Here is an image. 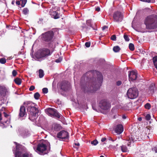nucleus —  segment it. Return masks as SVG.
<instances>
[{
  "label": "nucleus",
  "instance_id": "1",
  "mask_svg": "<svg viewBox=\"0 0 157 157\" xmlns=\"http://www.w3.org/2000/svg\"><path fill=\"white\" fill-rule=\"evenodd\" d=\"M87 82L83 84L85 77H82L81 79L82 89L87 93H93L98 89L101 85L103 76L101 73L96 71H91L86 73Z\"/></svg>",
  "mask_w": 157,
  "mask_h": 157
},
{
  "label": "nucleus",
  "instance_id": "2",
  "mask_svg": "<svg viewBox=\"0 0 157 157\" xmlns=\"http://www.w3.org/2000/svg\"><path fill=\"white\" fill-rule=\"evenodd\" d=\"M27 107V111L29 114V118L32 121H34L38 117L39 110L35 106L36 105L32 102L27 101L24 103Z\"/></svg>",
  "mask_w": 157,
  "mask_h": 157
},
{
  "label": "nucleus",
  "instance_id": "3",
  "mask_svg": "<svg viewBox=\"0 0 157 157\" xmlns=\"http://www.w3.org/2000/svg\"><path fill=\"white\" fill-rule=\"evenodd\" d=\"M144 24L147 29H154L157 28V15L155 14L147 17L144 21Z\"/></svg>",
  "mask_w": 157,
  "mask_h": 157
},
{
  "label": "nucleus",
  "instance_id": "4",
  "mask_svg": "<svg viewBox=\"0 0 157 157\" xmlns=\"http://www.w3.org/2000/svg\"><path fill=\"white\" fill-rule=\"evenodd\" d=\"M16 145L15 157H31V154L26 152V148L24 146L14 142Z\"/></svg>",
  "mask_w": 157,
  "mask_h": 157
},
{
  "label": "nucleus",
  "instance_id": "5",
  "mask_svg": "<svg viewBox=\"0 0 157 157\" xmlns=\"http://www.w3.org/2000/svg\"><path fill=\"white\" fill-rule=\"evenodd\" d=\"M50 54V50H31L30 55L33 58L39 59Z\"/></svg>",
  "mask_w": 157,
  "mask_h": 157
},
{
  "label": "nucleus",
  "instance_id": "6",
  "mask_svg": "<svg viewBox=\"0 0 157 157\" xmlns=\"http://www.w3.org/2000/svg\"><path fill=\"white\" fill-rule=\"evenodd\" d=\"M110 106L109 103L105 100H101L99 103V107L100 108L99 111L102 113H104L105 111L109 109Z\"/></svg>",
  "mask_w": 157,
  "mask_h": 157
},
{
  "label": "nucleus",
  "instance_id": "7",
  "mask_svg": "<svg viewBox=\"0 0 157 157\" xmlns=\"http://www.w3.org/2000/svg\"><path fill=\"white\" fill-rule=\"evenodd\" d=\"M54 33L52 30L49 31L42 34V39L44 41L51 42L54 37Z\"/></svg>",
  "mask_w": 157,
  "mask_h": 157
},
{
  "label": "nucleus",
  "instance_id": "8",
  "mask_svg": "<svg viewBox=\"0 0 157 157\" xmlns=\"http://www.w3.org/2000/svg\"><path fill=\"white\" fill-rule=\"evenodd\" d=\"M127 95L128 97L131 99L136 98L138 95V91L136 87L131 88L128 90Z\"/></svg>",
  "mask_w": 157,
  "mask_h": 157
},
{
  "label": "nucleus",
  "instance_id": "9",
  "mask_svg": "<svg viewBox=\"0 0 157 157\" xmlns=\"http://www.w3.org/2000/svg\"><path fill=\"white\" fill-rule=\"evenodd\" d=\"M45 111L46 113L50 116H53L58 118H60V114L57 112V110L55 109L49 108L46 109Z\"/></svg>",
  "mask_w": 157,
  "mask_h": 157
},
{
  "label": "nucleus",
  "instance_id": "10",
  "mask_svg": "<svg viewBox=\"0 0 157 157\" xmlns=\"http://www.w3.org/2000/svg\"><path fill=\"white\" fill-rule=\"evenodd\" d=\"M47 150V146L46 144L43 143H39L38 144L36 150L39 152V153L41 155L46 154L47 153L44 151Z\"/></svg>",
  "mask_w": 157,
  "mask_h": 157
},
{
  "label": "nucleus",
  "instance_id": "11",
  "mask_svg": "<svg viewBox=\"0 0 157 157\" xmlns=\"http://www.w3.org/2000/svg\"><path fill=\"white\" fill-rule=\"evenodd\" d=\"M113 18L115 21L117 22H121L123 19V15L121 12L117 11L113 13Z\"/></svg>",
  "mask_w": 157,
  "mask_h": 157
},
{
  "label": "nucleus",
  "instance_id": "12",
  "mask_svg": "<svg viewBox=\"0 0 157 157\" xmlns=\"http://www.w3.org/2000/svg\"><path fill=\"white\" fill-rule=\"evenodd\" d=\"M57 137L63 140L68 139L69 135L67 132L64 130H62L57 133Z\"/></svg>",
  "mask_w": 157,
  "mask_h": 157
},
{
  "label": "nucleus",
  "instance_id": "13",
  "mask_svg": "<svg viewBox=\"0 0 157 157\" xmlns=\"http://www.w3.org/2000/svg\"><path fill=\"white\" fill-rule=\"evenodd\" d=\"M60 86L61 89L63 91H66L70 87V86L68 82L66 81H63L60 84Z\"/></svg>",
  "mask_w": 157,
  "mask_h": 157
},
{
  "label": "nucleus",
  "instance_id": "14",
  "mask_svg": "<svg viewBox=\"0 0 157 157\" xmlns=\"http://www.w3.org/2000/svg\"><path fill=\"white\" fill-rule=\"evenodd\" d=\"M128 74L129 80L130 81H133L136 80L137 78V73L133 71H129Z\"/></svg>",
  "mask_w": 157,
  "mask_h": 157
},
{
  "label": "nucleus",
  "instance_id": "15",
  "mask_svg": "<svg viewBox=\"0 0 157 157\" xmlns=\"http://www.w3.org/2000/svg\"><path fill=\"white\" fill-rule=\"evenodd\" d=\"M152 132V131H151L149 128H147L143 130L141 134V136L142 138H145L146 136L149 138V136L147 135H149L151 134V132Z\"/></svg>",
  "mask_w": 157,
  "mask_h": 157
},
{
  "label": "nucleus",
  "instance_id": "16",
  "mask_svg": "<svg viewBox=\"0 0 157 157\" xmlns=\"http://www.w3.org/2000/svg\"><path fill=\"white\" fill-rule=\"evenodd\" d=\"M9 89L5 87L4 86H0V97L3 94L5 96L8 93Z\"/></svg>",
  "mask_w": 157,
  "mask_h": 157
},
{
  "label": "nucleus",
  "instance_id": "17",
  "mask_svg": "<svg viewBox=\"0 0 157 157\" xmlns=\"http://www.w3.org/2000/svg\"><path fill=\"white\" fill-rule=\"evenodd\" d=\"M49 13L51 17L55 19H57L60 18V14L56 11L51 10Z\"/></svg>",
  "mask_w": 157,
  "mask_h": 157
},
{
  "label": "nucleus",
  "instance_id": "18",
  "mask_svg": "<svg viewBox=\"0 0 157 157\" xmlns=\"http://www.w3.org/2000/svg\"><path fill=\"white\" fill-rule=\"evenodd\" d=\"M0 121H1L0 122V126L2 127L3 128L6 127L7 125H5L4 123H7V122H8V120H6L4 118L3 119L2 117V114L0 113Z\"/></svg>",
  "mask_w": 157,
  "mask_h": 157
},
{
  "label": "nucleus",
  "instance_id": "19",
  "mask_svg": "<svg viewBox=\"0 0 157 157\" xmlns=\"http://www.w3.org/2000/svg\"><path fill=\"white\" fill-rule=\"evenodd\" d=\"M0 121H1L0 122V126L2 127L3 128L6 127L7 125H5L4 123H7V122H8V120H6L4 118L3 119L2 117V114L0 113Z\"/></svg>",
  "mask_w": 157,
  "mask_h": 157
},
{
  "label": "nucleus",
  "instance_id": "20",
  "mask_svg": "<svg viewBox=\"0 0 157 157\" xmlns=\"http://www.w3.org/2000/svg\"><path fill=\"white\" fill-rule=\"evenodd\" d=\"M86 24L88 26H82V27L83 29H86V32L88 31L89 29H90V28L88 27L89 26L90 27H91L93 28V30H96V29H95L94 28L93 26L91 24V20H88L86 21Z\"/></svg>",
  "mask_w": 157,
  "mask_h": 157
},
{
  "label": "nucleus",
  "instance_id": "21",
  "mask_svg": "<svg viewBox=\"0 0 157 157\" xmlns=\"http://www.w3.org/2000/svg\"><path fill=\"white\" fill-rule=\"evenodd\" d=\"M115 132L118 134H121L123 131V127L121 124L117 125L115 129Z\"/></svg>",
  "mask_w": 157,
  "mask_h": 157
},
{
  "label": "nucleus",
  "instance_id": "22",
  "mask_svg": "<svg viewBox=\"0 0 157 157\" xmlns=\"http://www.w3.org/2000/svg\"><path fill=\"white\" fill-rule=\"evenodd\" d=\"M26 114L25 107L23 105L21 106L20 109L19 116L20 117H23Z\"/></svg>",
  "mask_w": 157,
  "mask_h": 157
},
{
  "label": "nucleus",
  "instance_id": "23",
  "mask_svg": "<svg viewBox=\"0 0 157 157\" xmlns=\"http://www.w3.org/2000/svg\"><path fill=\"white\" fill-rule=\"evenodd\" d=\"M127 140L128 142V146H130L131 144H133L134 141L133 136L132 135L127 137Z\"/></svg>",
  "mask_w": 157,
  "mask_h": 157
},
{
  "label": "nucleus",
  "instance_id": "24",
  "mask_svg": "<svg viewBox=\"0 0 157 157\" xmlns=\"http://www.w3.org/2000/svg\"><path fill=\"white\" fill-rule=\"evenodd\" d=\"M155 87L153 84L150 85L149 88L148 92L149 94H153L154 93Z\"/></svg>",
  "mask_w": 157,
  "mask_h": 157
},
{
  "label": "nucleus",
  "instance_id": "25",
  "mask_svg": "<svg viewBox=\"0 0 157 157\" xmlns=\"http://www.w3.org/2000/svg\"><path fill=\"white\" fill-rule=\"evenodd\" d=\"M14 81L16 84L19 85L21 84V79L19 78H16L14 79Z\"/></svg>",
  "mask_w": 157,
  "mask_h": 157
},
{
  "label": "nucleus",
  "instance_id": "26",
  "mask_svg": "<svg viewBox=\"0 0 157 157\" xmlns=\"http://www.w3.org/2000/svg\"><path fill=\"white\" fill-rule=\"evenodd\" d=\"M153 60L154 66L157 70V56L154 57Z\"/></svg>",
  "mask_w": 157,
  "mask_h": 157
},
{
  "label": "nucleus",
  "instance_id": "27",
  "mask_svg": "<svg viewBox=\"0 0 157 157\" xmlns=\"http://www.w3.org/2000/svg\"><path fill=\"white\" fill-rule=\"evenodd\" d=\"M39 77L40 78H42L44 76V72L43 71L42 69H40L39 71Z\"/></svg>",
  "mask_w": 157,
  "mask_h": 157
},
{
  "label": "nucleus",
  "instance_id": "28",
  "mask_svg": "<svg viewBox=\"0 0 157 157\" xmlns=\"http://www.w3.org/2000/svg\"><path fill=\"white\" fill-rule=\"evenodd\" d=\"M22 13L23 14L25 15L28 14L29 13V10L27 8H25L23 10Z\"/></svg>",
  "mask_w": 157,
  "mask_h": 157
},
{
  "label": "nucleus",
  "instance_id": "29",
  "mask_svg": "<svg viewBox=\"0 0 157 157\" xmlns=\"http://www.w3.org/2000/svg\"><path fill=\"white\" fill-rule=\"evenodd\" d=\"M121 151H122V152H126L127 151L128 149L126 146L122 145L121 146Z\"/></svg>",
  "mask_w": 157,
  "mask_h": 157
},
{
  "label": "nucleus",
  "instance_id": "30",
  "mask_svg": "<svg viewBox=\"0 0 157 157\" xmlns=\"http://www.w3.org/2000/svg\"><path fill=\"white\" fill-rule=\"evenodd\" d=\"M40 96V95L39 93L37 92L35 93L34 95V98L36 100L38 99Z\"/></svg>",
  "mask_w": 157,
  "mask_h": 157
},
{
  "label": "nucleus",
  "instance_id": "31",
  "mask_svg": "<svg viewBox=\"0 0 157 157\" xmlns=\"http://www.w3.org/2000/svg\"><path fill=\"white\" fill-rule=\"evenodd\" d=\"M20 1L21 3V6L22 7H24L25 6L27 2V0H20Z\"/></svg>",
  "mask_w": 157,
  "mask_h": 157
},
{
  "label": "nucleus",
  "instance_id": "32",
  "mask_svg": "<svg viewBox=\"0 0 157 157\" xmlns=\"http://www.w3.org/2000/svg\"><path fill=\"white\" fill-rule=\"evenodd\" d=\"M144 107L147 109H150L151 108V105L149 103H147L144 105Z\"/></svg>",
  "mask_w": 157,
  "mask_h": 157
},
{
  "label": "nucleus",
  "instance_id": "33",
  "mask_svg": "<svg viewBox=\"0 0 157 157\" xmlns=\"http://www.w3.org/2000/svg\"><path fill=\"white\" fill-rule=\"evenodd\" d=\"M6 62V60L4 58H2L0 59V63L1 64H4Z\"/></svg>",
  "mask_w": 157,
  "mask_h": 157
},
{
  "label": "nucleus",
  "instance_id": "34",
  "mask_svg": "<svg viewBox=\"0 0 157 157\" xmlns=\"http://www.w3.org/2000/svg\"><path fill=\"white\" fill-rule=\"evenodd\" d=\"M92 144L94 145H96L98 143V141L96 140H95L91 142Z\"/></svg>",
  "mask_w": 157,
  "mask_h": 157
},
{
  "label": "nucleus",
  "instance_id": "35",
  "mask_svg": "<svg viewBox=\"0 0 157 157\" xmlns=\"http://www.w3.org/2000/svg\"><path fill=\"white\" fill-rule=\"evenodd\" d=\"M124 37L126 41H128L129 40V39L127 35L124 34Z\"/></svg>",
  "mask_w": 157,
  "mask_h": 157
},
{
  "label": "nucleus",
  "instance_id": "36",
  "mask_svg": "<svg viewBox=\"0 0 157 157\" xmlns=\"http://www.w3.org/2000/svg\"><path fill=\"white\" fill-rule=\"evenodd\" d=\"M128 47L129 49H134V46L132 43H130Z\"/></svg>",
  "mask_w": 157,
  "mask_h": 157
},
{
  "label": "nucleus",
  "instance_id": "37",
  "mask_svg": "<svg viewBox=\"0 0 157 157\" xmlns=\"http://www.w3.org/2000/svg\"><path fill=\"white\" fill-rule=\"evenodd\" d=\"M110 39L113 41H115L116 40V37L115 35H113L110 38Z\"/></svg>",
  "mask_w": 157,
  "mask_h": 157
},
{
  "label": "nucleus",
  "instance_id": "38",
  "mask_svg": "<svg viewBox=\"0 0 157 157\" xmlns=\"http://www.w3.org/2000/svg\"><path fill=\"white\" fill-rule=\"evenodd\" d=\"M48 89L46 88H44L42 89L43 93L44 94H46L48 92Z\"/></svg>",
  "mask_w": 157,
  "mask_h": 157
},
{
  "label": "nucleus",
  "instance_id": "39",
  "mask_svg": "<svg viewBox=\"0 0 157 157\" xmlns=\"http://www.w3.org/2000/svg\"><path fill=\"white\" fill-rule=\"evenodd\" d=\"M147 121H149L151 119V116L149 114H147L145 117Z\"/></svg>",
  "mask_w": 157,
  "mask_h": 157
},
{
  "label": "nucleus",
  "instance_id": "40",
  "mask_svg": "<svg viewBox=\"0 0 157 157\" xmlns=\"http://www.w3.org/2000/svg\"><path fill=\"white\" fill-rule=\"evenodd\" d=\"M12 74L13 76L15 77L17 75V72L16 70H14L12 71Z\"/></svg>",
  "mask_w": 157,
  "mask_h": 157
},
{
  "label": "nucleus",
  "instance_id": "41",
  "mask_svg": "<svg viewBox=\"0 0 157 157\" xmlns=\"http://www.w3.org/2000/svg\"><path fill=\"white\" fill-rule=\"evenodd\" d=\"M85 45L87 48L89 47L90 45V42H86L85 44Z\"/></svg>",
  "mask_w": 157,
  "mask_h": 157
},
{
  "label": "nucleus",
  "instance_id": "42",
  "mask_svg": "<svg viewBox=\"0 0 157 157\" xmlns=\"http://www.w3.org/2000/svg\"><path fill=\"white\" fill-rule=\"evenodd\" d=\"M62 60V59L61 58H59L58 59H56L55 60V62L57 63L60 62Z\"/></svg>",
  "mask_w": 157,
  "mask_h": 157
},
{
  "label": "nucleus",
  "instance_id": "43",
  "mask_svg": "<svg viewBox=\"0 0 157 157\" xmlns=\"http://www.w3.org/2000/svg\"><path fill=\"white\" fill-rule=\"evenodd\" d=\"M138 51H137L138 52H140L141 53L144 54L145 53L144 50H138Z\"/></svg>",
  "mask_w": 157,
  "mask_h": 157
},
{
  "label": "nucleus",
  "instance_id": "44",
  "mask_svg": "<svg viewBox=\"0 0 157 157\" xmlns=\"http://www.w3.org/2000/svg\"><path fill=\"white\" fill-rule=\"evenodd\" d=\"M122 84V82L121 81H118L116 82V84L117 86H120Z\"/></svg>",
  "mask_w": 157,
  "mask_h": 157
},
{
  "label": "nucleus",
  "instance_id": "45",
  "mask_svg": "<svg viewBox=\"0 0 157 157\" xmlns=\"http://www.w3.org/2000/svg\"><path fill=\"white\" fill-rule=\"evenodd\" d=\"M35 88V87L34 86H31L29 88V90L30 91L33 90Z\"/></svg>",
  "mask_w": 157,
  "mask_h": 157
},
{
  "label": "nucleus",
  "instance_id": "46",
  "mask_svg": "<svg viewBox=\"0 0 157 157\" xmlns=\"http://www.w3.org/2000/svg\"><path fill=\"white\" fill-rule=\"evenodd\" d=\"M3 114L4 117H5V118H7L9 116V115L7 114L6 112H3Z\"/></svg>",
  "mask_w": 157,
  "mask_h": 157
},
{
  "label": "nucleus",
  "instance_id": "47",
  "mask_svg": "<svg viewBox=\"0 0 157 157\" xmlns=\"http://www.w3.org/2000/svg\"><path fill=\"white\" fill-rule=\"evenodd\" d=\"M137 155L138 157H144V155H143V154L137 153Z\"/></svg>",
  "mask_w": 157,
  "mask_h": 157
},
{
  "label": "nucleus",
  "instance_id": "48",
  "mask_svg": "<svg viewBox=\"0 0 157 157\" xmlns=\"http://www.w3.org/2000/svg\"><path fill=\"white\" fill-rule=\"evenodd\" d=\"M80 145V144H79V143H75L74 144V145H73V147H74V148H75V146H79Z\"/></svg>",
  "mask_w": 157,
  "mask_h": 157
},
{
  "label": "nucleus",
  "instance_id": "49",
  "mask_svg": "<svg viewBox=\"0 0 157 157\" xmlns=\"http://www.w3.org/2000/svg\"><path fill=\"white\" fill-rule=\"evenodd\" d=\"M113 49H121L118 46H114L113 48Z\"/></svg>",
  "mask_w": 157,
  "mask_h": 157
},
{
  "label": "nucleus",
  "instance_id": "50",
  "mask_svg": "<svg viewBox=\"0 0 157 157\" xmlns=\"http://www.w3.org/2000/svg\"><path fill=\"white\" fill-rule=\"evenodd\" d=\"M108 26H107L105 25L102 28V30H104L105 29H108Z\"/></svg>",
  "mask_w": 157,
  "mask_h": 157
},
{
  "label": "nucleus",
  "instance_id": "51",
  "mask_svg": "<svg viewBox=\"0 0 157 157\" xmlns=\"http://www.w3.org/2000/svg\"><path fill=\"white\" fill-rule=\"evenodd\" d=\"M106 139L105 137L101 139V141L102 142H103L106 140Z\"/></svg>",
  "mask_w": 157,
  "mask_h": 157
},
{
  "label": "nucleus",
  "instance_id": "52",
  "mask_svg": "<svg viewBox=\"0 0 157 157\" xmlns=\"http://www.w3.org/2000/svg\"><path fill=\"white\" fill-rule=\"evenodd\" d=\"M153 149L156 153H157V147H155Z\"/></svg>",
  "mask_w": 157,
  "mask_h": 157
},
{
  "label": "nucleus",
  "instance_id": "53",
  "mask_svg": "<svg viewBox=\"0 0 157 157\" xmlns=\"http://www.w3.org/2000/svg\"><path fill=\"white\" fill-rule=\"evenodd\" d=\"M100 8L99 7H98L97 8H96V9H95V10L96 11H97L98 12H99L100 11Z\"/></svg>",
  "mask_w": 157,
  "mask_h": 157
},
{
  "label": "nucleus",
  "instance_id": "54",
  "mask_svg": "<svg viewBox=\"0 0 157 157\" xmlns=\"http://www.w3.org/2000/svg\"><path fill=\"white\" fill-rule=\"evenodd\" d=\"M20 2H21L20 1H17L16 2V4L17 5H20Z\"/></svg>",
  "mask_w": 157,
  "mask_h": 157
},
{
  "label": "nucleus",
  "instance_id": "55",
  "mask_svg": "<svg viewBox=\"0 0 157 157\" xmlns=\"http://www.w3.org/2000/svg\"><path fill=\"white\" fill-rule=\"evenodd\" d=\"M120 50H113V51L115 52H118Z\"/></svg>",
  "mask_w": 157,
  "mask_h": 157
},
{
  "label": "nucleus",
  "instance_id": "56",
  "mask_svg": "<svg viewBox=\"0 0 157 157\" xmlns=\"http://www.w3.org/2000/svg\"><path fill=\"white\" fill-rule=\"evenodd\" d=\"M138 119L139 121H141L142 120V119L141 117H139Z\"/></svg>",
  "mask_w": 157,
  "mask_h": 157
},
{
  "label": "nucleus",
  "instance_id": "57",
  "mask_svg": "<svg viewBox=\"0 0 157 157\" xmlns=\"http://www.w3.org/2000/svg\"><path fill=\"white\" fill-rule=\"evenodd\" d=\"M20 54H21V52H19L18 54H14V55H15V56H18L19 55H20Z\"/></svg>",
  "mask_w": 157,
  "mask_h": 157
},
{
  "label": "nucleus",
  "instance_id": "58",
  "mask_svg": "<svg viewBox=\"0 0 157 157\" xmlns=\"http://www.w3.org/2000/svg\"><path fill=\"white\" fill-rule=\"evenodd\" d=\"M122 118L123 119H125L126 118V117L125 115H123L122 116Z\"/></svg>",
  "mask_w": 157,
  "mask_h": 157
},
{
  "label": "nucleus",
  "instance_id": "59",
  "mask_svg": "<svg viewBox=\"0 0 157 157\" xmlns=\"http://www.w3.org/2000/svg\"><path fill=\"white\" fill-rule=\"evenodd\" d=\"M109 140L113 141V140H112V138L111 137H109Z\"/></svg>",
  "mask_w": 157,
  "mask_h": 157
},
{
  "label": "nucleus",
  "instance_id": "60",
  "mask_svg": "<svg viewBox=\"0 0 157 157\" xmlns=\"http://www.w3.org/2000/svg\"><path fill=\"white\" fill-rule=\"evenodd\" d=\"M11 3L12 5H14V1H12Z\"/></svg>",
  "mask_w": 157,
  "mask_h": 157
},
{
  "label": "nucleus",
  "instance_id": "61",
  "mask_svg": "<svg viewBox=\"0 0 157 157\" xmlns=\"http://www.w3.org/2000/svg\"><path fill=\"white\" fill-rule=\"evenodd\" d=\"M92 108H93V109H94V110H96V109H95L94 108V107L93 106H92Z\"/></svg>",
  "mask_w": 157,
  "mask_h": 157
},
{
  "label": "nucleus",
  "instance_id": "62",
  "mask_svg": "<svg viewBox=\"0 0 157 157\" xmlns=\"http://www.w3.org/2000/svg\"><path fill=\"white\" fill-rule=\"evenodd\" d=\"M100 157H104L103 156V155H101V156H100Z\"/></svg>",
  "mask_w": 157,
  "mask_h": 157
},
{
  "label": "nucleus",
  "instance_id": "63",
  "mask_svg": "<svg viewBox=\"0 0 157 157\" xmlns=\"http://www.w3.org/2000/svg\"><path fill=\"white\" fill-rule=\"evenodd\" d=\"M101 60H102V61H105V60L104 59H102Z\"/></svg>",
  "mask_w": 157,
  "mask_h": 157
},
{
  "label": "nucleus",
  "instance_id": "64",
  "mask_svg": "<svg viewBox=\"0 0 157 157\" xmlns=\"http://www.w3.org/2000/svg\"><path fill=\"white\" fill-rule=\"evenodd\" d=\"M1 54L2 55V56H3V54L2 53H1Z\"/></svg>",
  "mask_w": 157,
  "mask_h": 157
}]
</instances>
